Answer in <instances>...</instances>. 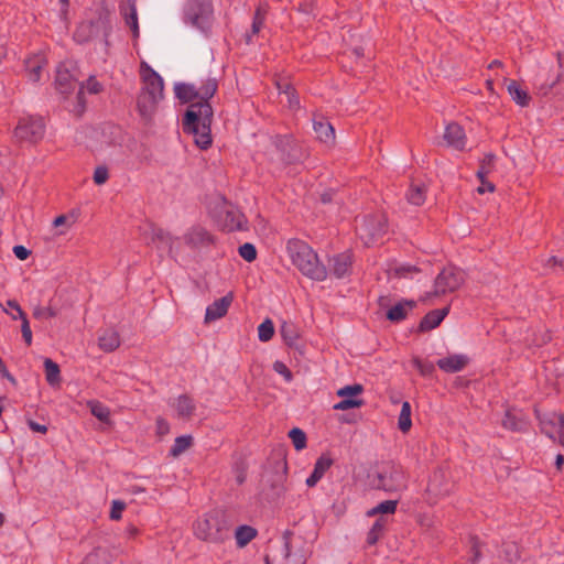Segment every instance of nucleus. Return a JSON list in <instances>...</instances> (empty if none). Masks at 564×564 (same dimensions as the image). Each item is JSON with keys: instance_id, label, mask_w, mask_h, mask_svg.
<instances>
[{"instance_id": "f257e3e1", "label": "nucleus", "mask_w": 564, "mask_h": 564, "mask_svg": "<svg viewBox=\"0 0 564 564\" xmlns=\"http://www.w3.org/2000/svg\"><path fill=\"white\" fill-rule=\"evenodd\" d=\"M217 88L215 78L206 79L199 88H196L198 101L191 104L183 117V131L193 134L195 144L202 150L208 149L213 142L210 133L213 108L209 99L216 94Z\"/></svg>"}, {"instance_id": "c9c22d12", "label": "nucleus", "mask_w": 564, "mask_h": 564, "mask_svg": "<svg viewBox=\"0 0 564 564\" xmlns=\"http://www.w3.org/2000/svg\"><path fill=\"white\" fill-rule=\"evenodd\" d=\"M414 306L413 301L399 302L387 312V318L391 322H401Z\"/></svg>"}, {"instance_id": "ddd939ff", "label": "nucleus", "mask_w": 564, "mask_h": 564, "mask_svg": "<svg viewBox=\"0 0 564 564\" xmlns=\"http://www.w3.org/2000/svg\"><path fill=\"white\" fill-rule=\"evenodd\" d=\"M354 258L350 251H344L328 258V275L345 279L352 272Z\"/></svg>"}, {"instance_id": "dca6fc26", "label": "nucleus", "mask_w": 564, "mask_h": 564, "mask_svg": "<svg viewBox=\"0 0 564 564\" xmlns=\"http://www.w3.org/2000/svg\"><path fill=\"white\" fill-rule=\"evenodd\" d=\"M443 139L449 148L457 151H464L466 149L467 137L465 130L456 122L446 124Z\"/></svg>"}, {"instance_id": "1a4fd4ad", "label": "nucleus", "mask_w": 564, "mask_h": 564, "mask_svg": "<svg viewBox=\"0 0 564 564\" xmlns=\"http://www.w3.org/2000/svg\"><path fill=\"white\" fill-rule=\"evenodd\" d=\"M464 282V273L455 267L444 268L435 278L434 292L435 296L443 295L456 291Z\"/></svg>"}, {"instance_id": "e433bc0d", "label": "nucleus", "mask_w": 564, "mask_h": 564, "mask_svg": "<svg viewBox=\"0 0 564 564\" xmlns=\"http://www.w3.org/2000/svg\"><path fill=\"white\" fill-rule=\"evenodd\" d=\"M44 371H45L46 382L51 387H59L61 381H62L59 366L52 359L45 358Z\"/></svg>"}, {"instance_id": "79ce46f5", "label": "nucleus", "mask_w": 564, "mask_h": 564, "mask_svg": "<svg viewBox=\"0 0 564 564\" xmlns=\"http://www.w3.org/2000/svg\"><path fill=\"white\" fill-rule=\"evenodd\" d=\"M398 427L402 433H408L412 427L411 404L404 401L398 419Z\"/></svg>"}, {"instance_id": "f03ea898", "label": "nucleus", "mask_w": 564, "mask_h": 564, "mask_svg": "<svg viewBox=\"0 0 564 564\" xmlns=\"http://www.w3.org/2000/svg\"><path fill=\"white\" fill-rule=\"evenodd\" d=\"M286 252L293 265L306 278L317 282L328 278L327 267L319 261L316 251L304 240L290 239L286 242Z\"/></svg>"}, {"instance_id": "ea45409f", "label": "nucleus", "mask_w": 564, "mask_h": 564, "mask_svg": "<svg viewBox=\"0 0 564 564\" xmlns=\"http://www.w3.org/2000/svg\"><path fill=\"white\" fill-rule=\"evenodd\" d=\"M257 530L250 525H239L236 529L235 538L236 543L239 547L246 546L249 542H251L257 536Z\"/></svg>"}, {"instance_id": "c756f323", "label": "nucleus", "mask_w": 564, "mask_h": 564, "mask_svg": "<svg viewBox=\"0 0 564 564\" xmlns=\"http://www.w3.org/2000/svg\"><path fill=\"white\" fill-rule=\"evenodd\" d=\"M507 90L511 99L520 107L524 108L530 105L531 96L525 89H522L514 79L507 82Z\"/></svg>"}, {"instance_id": "6e6d98bb", "label": "nucleus", "mask_w": 564, "mask_h": 564, "mask_svg": "<svg viewBox=\"0 0 564 564\" xmlns=\"http://www.w3.org/2000/svg\"><path fill=\"white\" fill-rule=\"evenodd\" d=\"M273 369L275 372L283 376L288 382H290L293 379V375H292L291 370L286 367V365L284 362L279 361V360L275 361L273 364Z\"/></svg>"}, {"instance_id": "49530a36", "label": "nucleus", "mask_w": 564, "mask_h": 564, "mask_svg": "<svg viewBox=\"0 0 564 564\" xmlns=\"http://www.w3.org/2000/svg\"><path fill=\"white\" fill-rule=\"evenodd\" d=\"M274 335V325L270 318L264 319L258 327V337L261 341H269Z\"/></svg>"}, {"instance_id": "72a5a7b5", "label": "nucleus", "mask_w": 564, "mask_h": 564, "mask_svg": "<svg viewBox=\"0 0 564 564\" xmlns=\"http://www.w3.org/2000/svg\"><path fill=\"white\" fill-rule=\"evenodd\" d=\"M98 346L105 352H112L120 346V336L116 330H105L98 338Z\"/></svg>"}, {"instance_id": "0eeeda50", "label": "nucleus", "mask_w": 564, "mask_h": 564, "mask_svg": "<svg viewBox=\"0 0 564 564\" xmlns=\"http://www.w3.org/2000/svg\"><path fill=\"white\" fill-rule=\"evenodd\" d=\"M408 480L401 467L389 465L377 474L376 487L386 492H397L406 489Z\"/></svg>"}, {"instance_id": "c03bdc74", "label": "nucleus", "mask_w": 564, "mask_h": 564, "mask_svg": "<svg viewBox=\"0 0 564 564\" xmlns=\"http://www.w3.org/2000/svg\"><path fill=\"white\" fill-rule=\"evenodd\" d=\"M495 160L496 156L492 153H488L480 161L476 175L482 184H485L486 176L494 170Z\"/></svg>"}, {"instance_id": "20e7f679", "label": "nucleus", "mask_w": 564, "mask_h": 564, "mask_svg": "<svg viewBox=\"0 0 564 564\" xmlns=\"http://www.w3.org/2000/svg\"><path fill=\"white\" fill-rule=\"evenodd\" d=\"M110 32L111 23L109 13L107 11H100L95 19L83 21L78 24L74 32V40L77 43L84 44L98 36H102L105 42L108 43Z\"/></svg>"}, {"instance_id": "774afa93", "label": "nucleus", "mask_w": 564, "mask_h": 564, "mask_svg": "<svg viewBox=\"0 0 564 564\" xmlns=\"http://www.w3.org/2000/svg\"><path fill=\"white\" fill-rule=\"evenodd\" d=\"M126 532H127L129 538H134L135 535H138L139 530H138V528L135 525L130 524V525L127 527Z\"/></svg>"}, {"instance_id": "de8ad7c7", "label": "nucleus", "mask_w": 564, "mask_h": 564, "mask_svg": "<svg viewBox=\"0 0 564 564\" xmlns=\"http://www.w3.org/2000/svg\"><path fill=\"white\" fill-rule=\"evenodd\" d=\"M293 446L296 451H302L306 447V434L299 427H294L289 432Z\"/></svg>"}, {"instance_id": "473e14b6", "label": "nucleus", "mask_w": 564, "mask_h": 564, "mask_svg": "<svg viewBox=\"0 0 564 564\" xmlns=\"http://www.w3.org/2000/svg\"><path fill=\"white\" fill-rule=\"evenodd\" d=\"M528 421L523 416L516 415L511 410H507L502 420V426L512 432H525Z\"/></svg>"}, {"instance_id": "4468645a", "label": "nucleus", "mask_w": 564, "mask_h": 564, "mask_svg": "<svg viewBox=\"0 0 564 564\" xmlns=\"http://www.w3.org/2000/svg\"><path fill=\"white\" fill-rule=\"evenodd\" d=\"M364 387L359 383L345 386L337 391V395L343 398L339 402L334 404V410L346 411L349 409L360 408L364 405V400L352 398L361 394Z\"/></svg>"}, {"instance_id": "bb28decb", "label": "nucleus", "mask_w": 564, "mask_h": 564, "mask_svg": "<svg viewBox=\"0 0 564 564\" xmlns=\"http://www.w3.org/2000/svg\"><path fill=\"white\" fill-rule=\"evenodd\" d=\"M243 220L245 216L237 208L226 205L223 225L227 230L234 231L243 229Z\"/></svg>"}, {"instance_id": "9b49d317", "label": "nucleus", "mask_w": 564, "mask_h": 564, "mask_svg": "<svg viewBox=\"0 0 564 564\" xmlns=\"http://www.w3.org/2000/svg\"><path fill=\"white\" fill-rule=\"evenodd\" d=\"M543 434L564 446V413L541 416L535 411Z\"/></svg>"}, {"instance_id": "5fc2aeb1", "label": "nucleus", "mask_w": 564, "mask_h": 564, "mask_svg": "<svg viewBox=\"0 0 564 564\" xmlns=\"http://www.w3.org/2000/svg\"><path fill=\"white\" fill-rule=\"evenodd\" d=\"M94 182L97 185L105 184L109 178V172L106 166H97L94 171Z\"/></svg>"}, {"instance_id": "3c124183", "label": "nucleus", "mask_w": 564, "mask_h": 564, "mask_svg": "<svg viewBox=\"0 0 564 564\" xmlns=\"http://www.w3.org/2000/svg\"><path fill=\"white\" fill-rule=\"evenodd\" d=\"M412 364L423 377L431 376L435 370V367L431 361L422 360L419 357L413 358Z\"/></svg>"}, {"instance_id": "f8f14e48", "label": "nucleus", "mask_w": 564, "mask_h": 564, "mask_svg": "<svg viewBox=\"0 0 564 564\" xmlns=\"http://www.w3.org/2000/svg\"><path fill=\"white\" fill-rule=\"evenodd\" d=\"M360 238L366 245L376 242L387 231V224L383 217L366 216L357 227Z\"/></svg>"}, {"instance_id": "864d4df0", "label": "nucleus", "mask_w": 564, "mask_h": 564, "mask_svg": "<svg viewBox=\"0 0 564 564\" xmlns=\"http://www.w3.org/2000/svg\"><path fill=\"white\" fill-rule=\"evenodd\" d=\"M126 509V503L121 500H113L111 502V509L109 513V518L111 520L118 521L122 518V512Z\"/></svg>"}, {"instance_id": "b1692460", "label": "nucleus", "mask_w": 564, "mask_h": 564, "mask_svg": "<svg viewBox=\"0 0 564 564\" xmlns=\"http://www.w3.org/2000/svg\"><path fill=\"white\" fill-rule=\"evenodd\" d=\"M149 237L150 241L153 243H159V247L165 248L169 251H172L174 241L176 240L169 231H165L163 228L158 227L153 224L149 225Z\"/></svg>"}, {"instance_id": "393cba45", "label": "nucleus", "mask_w": 564, "mask_h": 564, "mask_svg": "<svg viewBox=\"0 0 564 564\" xmlns=\"http://www.w3.org/2000/svg\"><path fill=\"white\" fill-rule=\"evenodd\" d=\"M7 306L9 308H17V314H12L11 316L13 319L19 318L22 321V325H21L22 337H23L25 344L28 346H30L32 344V330H31L26 314L24 313V311L22 310V307L15 300H8Z\"/></svg>"}, {"instance_id": "6ab92c4d", "label": "nucleus", "mask_w": 564, "mask_h": 564, "mask_svg": "<svg viewBox=\"0 0 564 564\" xmlns=\"http://www.w3.org/2000/svg\"><path fill=\"white\" fill-rule=\"evenodd\" d=\"M232 301H234V295L231 292H229L225 296L214 301L206 308L205 323L214 322L216 319L224 317L227 314L228 308L231 305Z\"/></svg>"}, {"instance_id": "4c0bfd02", "label": "nucleus", "mask_w": 564, "mask_h": 564, "mask_svg": "<svg viewBox=\"0 0 564 564\" xmlns=\"http://www.w3.org/2000/svg\"><path fill=\"white\" fill-rule=\"evenodd\" d=\"M175 96L184 104L196 102V87L192 84L178 83L174 86Z\"/></svg>"}, {"instance_id": "0e129e2a", "label": "nucleus", "mask_w": 564, "mask_h": 564, "mask_svg": "<svg viewBox=\"0 0 564 564\" xmlns=\"http://www.w3.org/2000/svg\"><path fill=\"white\" fill-rule=\"evenodd\" d=\"M477 191L479 194H484L486 192L492 193L495 191V185L491 182L485 180V184L481 183Z\"/></svg>"}, {"instance_id": "aec40b11", "label": "nucleus", "mask_w": 564, "mask_h": 564, "mask_svg": "<svg viewBox=\"0 0 564 564\" xmlns=\"http://www.w3.org/2000/svg\"><path fill=\"white\" fill-rule=\"evenodd\" d=\"M293 138L291 135H275L272 138V144L279 152V160L284 164H292L295 162V156L291 154L293 150Z\"/></svg>"}, {"instance_id": "58836bf2", "label": "nucleus", "mask_w": 564, "mask_h": 564, "mask_svg": "<svg viewBox=\"0 0 564 564\" xmlns=\"http://www.w3.org/2000/svg\"><path fill=\"white\" fill-rule=\"evenodd\" d=\"M406 199L410 204L421 206L426 198V188L423 184H411L406 192Z\"/></svg>"}, {"instance_id": "5701e85b", "label": "nucleus", "mask_w": 564, "mask_h": 564, "mask_svg": "<svg viewBox=\"0 0 564 564\" xmlns=\"http://www.w3.org/2000/svg\"><path fill=\"white\" fill-rule=\"evenodd\" d=\"M449 313V306L432 310L421 319L419 328L429 332L436 328Z\"/></svg>"}, {"instance_id": "a19ab883", "label": "nucleus", "mask_w": 564, "mask_h": 564, "mask_svg": "<svg viewBox=\"0 0 564 564\" xmlns=\"http://www.w3.org/2000/svg\"><path fill=\"white\" fill-rule=\"evenodd\" d=\"M398 507V500H384L378 503L376 507L369 509L366 514L367 517H375L377 514H394Z\"/></svg>"}, {"instance_id": "412c9836", "label": "nucleus", "mask_w": 564, "mask_h": 564, "mask_svg": "<svg viewBox=\"0 0 564 564\" xmlns=\"http://www.w3.org/2000/svg\"><path fill=\"white\" fill-rule=\"evenodd\" d=\"M468 361L469 359L467 356L462 354H455L438 359L437 366L441 370L447 373H455L463 370L467 366Z\"/></svg>"}, {"instance_id": "2eb2a0df", "label": "nucleus", "mask_w": 564, "mask_h": 564, "mask_svg": "<svg viewBox=\"0 0 564 564\" xmlns=\"http://www.w3.org/2000/svg\"><path fill=\"white\" fill-rule=\"evenodd\" d=\"M185 243L193 248L199 249L209 247L215 242L214 236L202 226H193L184 235Z\"/></svg>"}, {"instance_id": "9d476101", "label": "nucleus", "mask_w": 564, "mask_h": 564, "mask_svg": "<svg viewBox=\"0 0 564 564\" xmlns=\"http://www.w3.org/2000/svg\"><path fill=\"white\" fill-rule=\"evenodd\" d=\"M224 521L217 516L198 519L194 524V533L202 541L218 542L224 539Z\"/></svg>"}, {"instance_id": "338daca9", "label": "nucleus", "mask_w": 564, "mask_h": 564, "mask_svg": "<svg viewBox=\"0 0 564 564\" xmlns=\"http://www.w3.org/2000/svg\"><path fill=\"white\" fill-rule=\"evenodd\" d=\"M289 97V105L291 108H299L300 107V100L295 96L294 91H285Z\"/></svg>"}, {"instance_id": "6e6552de", "label": "nucleus", "mask_w": 564, "mask_h": 564, "mask_svg": "<svg viewBox=\"0 0 564 564\" xmlns=\"http://www.w3.org/2000/svg\"><path fill=\"white\" fill-rule=\"evenodd\" d=\"M45 124L40 117H24L14 129V137L21 142L36 143L43 139Z\"/></svg>"}, {"instance_id": "c85d7f7f", "label": "nucleus", "mask_w": 564, "mask_h": 564, "mask_svg": "<svg viewBox=\"0 0 564 564\" xmlns=\"http://www.w3.org/2000/svg\"><path fill=\"white\" fill-rule=\"evenodd\" d=\"M268 9L269 7L267 3L259 4L256 8L251 24V32L246 34V43H252V36L257 35L262 30L265 22Z\"/></svg>"}, {"instance_id": "39448f33", "label": "nucleus", "mask_w": 564, "mask_h": 564, "mask_svg": "<svg viewBox=\"0 0 564 564\" xmlns=\"http://www.w3.org/2000/svg\"><path fill=\"white\" fill-rule=\"evenodd\" d=\"M455 488L452 473L448 465H441L430 476L426 494L433 503L451 495Z\"/></svg>"}, {"instance_id": "13d9d810", "label": "nucleus", "mask_w": 564, "mask_h": 564, "mask_svg": "<svg viewBox=\"0 0 564 564\" xmlns=\"http://www.w3.org/2000/svg\"><path fill=\"white\" fill-rule=\"evenodd\" d=\"M170 432V424L169 422L163 417L156 419V433L159 435H165Z\"/></svg>"}, {"instance_id": "a18cd8bd", "label": "nucleus", "mask_w": 564, "mask_h": 564, "mask_svg": "<svg viewBox=\"0 0 564 564\" xmlns=\"http://www.w3.org/2000/svg\"><path fill=\"white\" fill-rule=\"evenodd\" d=\"M384 527L386 522L382 518H379L375 521V523L367 533L366 542L369 546L375 545L379 541V539L382 536Z\"/></svg>"}, {"instance_id": "a878e982", "label": "nucleus", "mask_w": 564, "mask_h": 564, "mask_svg": "<svg viewBox=\"0 0 564 564\" xmlns=\"http://www.w3.org/2000/svg\"><path fill=\"white\" fill-rule=\"evenodd\" d=\"M313 129L317 139L324 143H333L335 140V130L333 126L323 117L313 119Z\"/></svg>"}, {"instance_id": "69168bd1", "label": "nucleus", "mask_w": 564, "mask_h": 564, "mask_svg": "<svg viewBox=\"0 0 564 564\" xmlns=\"http://www.w3.org/2000/svg\"><path fill=\"white\" fill-rule=\"evenodd\" d=\"M417 272L419 269L416 267H411V265H401L400 268L397 269V273L401 276H405L408 273L410 272Z\"/></svg>"}, {"instance_id": "4be33fe9", "label": "nucleus", "mask_w": 564, "mask_h": 564, "mask_svg": "<svg viewBox=\"0 0 564 564\" xmlns=\"http://www.w3.org/2000/svg\"><path fill=\"white\" fill-rule=\"evenodd\" d=\"M333 465V459L329 455H321L314 464L312 474L306 478L307 487L312 488L324 477L325 473Z\"/></svg>"}, {"instance_id": "f704fd0d", "label": "nucleus", "mask_w": 564, "mask_h": 564, "mask_svg": "<svg viewBox=\"0 0 564 564\" xmlns=\"http://www.w3.org/2000/svg\"><path fill=\"white\" fill-rule=\"evenodd\" d=\"M280 335L289 347H296L300 333L294 323L284 321L280 326Z\"/></svg>"}, {"instance_id": "cd10ccee", "label": "nucleus", "mask_w": 564, "mask_h": 564, "mask_svg": "<svg viewBox=\"0 0 564 564\" xmlns=\"http://www.w3.org/2000/svg\"><path fill=\"white\" fill-rule=\"evenodd\" d=\"M86 88L89 94H99L102 91V85L96 79L95 76H90L85 84H82L79 87V90L77 93V102H78V109L76 110L78 115H82L85 110L86 101L84 97L83 89Z\"/></svg>"}, {"instance_id": "603ef678", "label": "nucleus", "mask_w": 564, "mask_h": 564, "mask_svg": "<svg viewBox=\"0 0 564 564\" xmlns=\"http://www.w3.org/2000/svg\"><path fill=\"white\" fill-rule=\"evenodd\" d=\"M238 252L239 256L248 262H252L257 259V249L250 242L241 245L238 249Z\"/></svg>"}, {"instance_id": "f3484780", "label": "nucleus", "mask_w": 564, "mask_h": 564, "mask_svg": "<svg viewBox=\"0 0 564 564\" xmlns=\"http://www.w3.org/2000/svg\"><path fill=\"white\" fill-rule=\"evenodd\" d=\"M119 13L123 18L127 26L130 28L132 36L138 39L140 35V29L135 0L120 1Z\"/></svg>"}, {"instance_id": "052dcab7", "label": "nucleus", "mask_w": 564, "mask_h": 564, "mask_svg": "<svg viewBox=\"0 0 564 564\" xmlns=\"http://www.w3.org/2000/svg\"><path fill=\"white\" fill-rule=\"evenodd\" d=\"M13 253L18 259L26 260L31 251L26 249L24 246H15L13 247Z\"/></svg>"}, {"instance_id": "7ed1b4c3", "label": "nucleus", "mask_w": 564, "mask_h": 564, "mask_svg": "<svg viewBox=\"0 0 564 564\" xmlns=\"http://www.w3.org/2000/svg\"><path fill=\"white\" fill-rule=\"evenodd\" d=\"M143 86L138 96V109L141 116H151L158 104L164 98L163 78L150 66L142 72Z\"/></svg>"}, {"instance_id": "37998d69", "label": "nucleus", "mask_w": 564, "mask_h": 564, "mask_svg": "<svg viewBox=\"0 0 564 564\" xmlns=\"http://www.w3.org/2000/svg\"><path fill=\"white\" fill-rule=\"evenodd\" d=\"M192 445H193L192 435L177 436L174 441V444L172 445V447L170 449V455L173 457H178L181 454H183L185 451H187Z\"/></svg>"}, {"instance_id": "a211bd4d", "label": "nucleus", "mask_w": 564, "mask_h": 564, "mask_svg": "<svg viewBox=\"0 0 564 564\" xmlns=\"http://www.w3.org/2000/svg\"><path fill=\"white\" fill-rule=\"evenodd\" d=\"M77 86V80L70 73L67 63H61L56 68L55 88L62 95L70 94Z\"/></svg>"}, {"instance_id": "2f4dec72", "label": "nucleus", "mask_w": 564, "mask_h": 564, "mask_svg": "<svg viewBox=\"0 0 564 564\" xmlns=\"http://www.w3.org/2000/svg\"><path fill=\"white\" fill-rule=\"evenodd\" d=\"M46 66V61L43 56L37 55L25 61V70L29 80L36 83L41 78V73Z\"/></svg>"}, {"instance_id": "8fccbe9b", "label": "nucleus", "mask_w": 564, "mask_h": 564, "mask_svg": "<svg viewBox=\"0 0 564 564\" xmlns=\"http://www.w3.org/2000/svg\"><path fill=\"white\" fill-rule=\"evenodd\" d=\"M546 271L558 273L564 272V262L557 257H549L540 260Z\"/></svg>"}, {"instance_id": "680f3d73", "label": "nucleus", "mask_w": 564, "mask_h": 564, "mask_svg": "<svg viewBox=\"0 0 564 564\" xmlns=\"http://www.w3.org/2000/svg\"><path fill=\"white\" fill-rule=\"evenodd\" d=\"M28 426L30 427L31 431L36 433L45 434L47 432L46 425L40 424L33 420H28Z\"/></svg>"}, {"instance_id": "7c9ffc66", "label": "nucleus", "mask_w": 564, "mask_h": 564, "mask_svg": "<svg viewBox=\"0 0 564 564\" xmlns=\"http://www.w3.org/2000/svg\"><path fill=\"white\" fill-rule=\"evenodd\" d=\"M173 406L177 412V416L181 419H189L196 410L195 401L188 394L178 395L175 399Z\"/></svg>"}, {"instance_id": "bf43d9fd", "label": "nucleus", "mask_w": 564, "mask_h": 564, "mask_svg": "<svg viewBox=\"0 0 564 564\" xmlns=\"http://www.w3.org/2000/svg\"><path fill=\"white\" fill-rule=\"evenodd\" d=\"M471 551L473 557L470 558L471 564H477L480 560V550L477 538H471Z\"/></svg>"}, {"instance_id": "423d86ee", "label": "nucleus", "mask_w": 564, "mask_h": 564, "mask_svg": "<svg viewBox=\"0 0 564 564\" xmlns=\"http://www.w3.org/2000/svg\"><path fill=\"white\" fill-rule=\"evenodd\" d=\"M212 0H186L184 21L202 31H206L213 18Z\"/></svg>"}, {"instance_id": "09e8293b", "label": "nucleus", "mask_w": 564, "mask_h": 564, "mask_svg": "<svg viewBox=\"0 0 564 564\" xmlns=\"http://www.w3.org/2000/svg\"><path fill=\"white\" fill-rule=\"evenodd\" d=\"M91 414L101 422H108L110 417V411L107 406L98 401L89 403Z\"/></svg>"}, {"instance_id": "4d7b16f0", "label": "nucleus", "mask_w": 564, "mask_h": 564, "mask_svg": "<svg viewBox=\"0 0 564 564\" xmlns=\"http://www.w3.org/2000/svg\"><path fill=\"white\" fill-rule=\"evenodd\" d=\"M33 315L35 318H52L56 316V311L53 310L52 307H37L34 310Z\"/></svg>"}, {"instance_id": "e2e57ef3", "label": "nucleus", "mask_w": 564, "mask_h": 564, "mask_svg": "<svg viewBox=\"0 0 564 564\" xmlns=\"http://www.w3.org/2000/svg\"><path fill=\"white\" fill-rule=\"evenodd\" d=\"M0 375L8 379L9 381H11L12 383H15V378L9 372L6 364L3 362V360L0 358Z\"/></svg>"}]
</instances>
